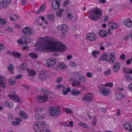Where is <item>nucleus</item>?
<instances>
[{"label": "nucleus", "instance_id": "f257e3e1", "mask_svg": "<svg viewBox=\"0 0 132 132\" xmlns=\"http://www.w3.org/2000/svg\"><path fill=\"white\" fill-rule=\"evenodd\" d=\"M50 47L51 49V52H63L66 49L65 45L56 39H54L51 42L50 45Z\"/></svg>", "mask_w": 132, "mask_h": 132}, {"label": "nucleus", "instance_id": "f03ea898", "mask_svg": "<svg viewBox=\"0 0 132 132\" xmlns=\"http://www.w3.org/2000/svg\"><path fill=\"white\" fill-rule=\"evenodd\" d=\"M102 11L97 8L89 10L88 12V18L94 21H97L102 17Z\"/></svg>", "mask_w": 132, "mask_h": 132}, {"label": "nucleus", "instance_id": "7ed1b4c3", "mask_svg": "<svg viewBox=\"0 0 132 132\" xmlns=\"http://www.w3.org/2000/svg\"><path fill=\"white\" fill-rule=\"evenodd\" d=\"M40 91L42 93H44V95L43 96H39L38 98V99L40 102H42L43 103H44L47 102L48 99L47 96V90L46 89L42 88L40 89Z\"/></svg>", "mask_w": 132, "mask_h": 132}, {"label": "nucleus", "instance_id": "20e7f679", "mask_svg": "<svg viewBox=\"0 0 132 132\" xmlns=\"http://www.w3.org/2000/svg\"><path fill=\"white\" fill-rule=\"evenodd\" d=\"M46 124V122L44 121H39L35 122L34 125V129L36 132H39L41 130L40 129V126H45Z\"/></svg>", "mask_w": 132, "mask_h": 132}, {"label": "nucleus", "instance_id": "39448f33", "mask_svg": "<svg viewBox=\"0 0 132 132\" xmlns=\"http://www.w3.org/2000/svg\"><path fill=\"white\" fill-rule=\"evenodd\" d=\"M50 116H52L56 117L60 112V107L58 106L56 108L50 107L49 109Z\"/></svg>", "mask_w": 132, "mask_h": 132}, {"label": "nucleus", "instance_id": "423d86ee", "mask_svg": "<svg viewBox=\"0 0 132 132\" xmlns=\"http://www.w3.org/2000/svg\"><path fill=\"white\" fill-rule=\"evenodd\" d=\"M22 33L25 36H29L33 34L34 31L32 30L30 27H26L23 28Z\"/></svg>", "mask_w": 132, "mask_h": 132}, {"label": "nucleus", "instance_id": "0eeeda50", "mask_svg": "<svg viewBox=\"0 0 132 132\" xmlns=\"http://www.w3.org/2000/svg\"><path fill=\"white\" fill-rule=\"evenodd\" d=\"M46 61V64L48 68H52L55 65L56 63V60L54 58L50 57Z\"/></svg>", "mask_w": 132, "mask_h": 132}, {"label": "nucleus", "instance_id": "6e6552de", "mask_svg": "<svg viewBox=\"0 0 132 132\" xmlns=\"http://www.w3.org/2000/svg\"><path fill=\"white\" fill-rule=\"evenodd\" d=\"M83 101L85 102H89L93 100V98L92 94L89 93L87 94L82 97Z\"/></svg>", "mask_w": 132, "mask_h": 132}, {"label": "nucleus", "instance_id": "1a4fd4ad", "mask_svg": "<svg viewBox=\"0 0 132 132\" xmlns=\"http://www.w3.org/2000/svg\"><path fill=\"white\" fill-rule=\"evenodd\" d=\"M11 0H0V8H5L10 3Z\"/></svg>", "mask_w": 132, "mask_h": 132}, {"label": "nucleus", "instance_id": "9d476101", "mask_svg": "<svg viewBox=\"0 0 132 132\" xmlns=\"http://www.w3.org/2000/svg\"><path fill=\"white\" fill-rule=\"evenodd\" d=\"M52 8L53 10H56L58 9L60 6V3L61 0H52Z\"/></svg>", "mask_w": 132, "mask_h": 132}, {"label": "nucleus", "instance_id": "9b49d317", "mask_svg": "<svg viewBox=\"0 0 132 132\" xmlns=\"http://www.w3.org/2000/svg\"><path fill=\"white\" fill-rule=\"evenodd\" d=\"M57 30L62 31V34L63 35H64L65 34L68 28V27L67 26L64 24L62 25H59L57 26Z\"/></svg>", "mask_w": 132, "mask_h": 132}, {"label": "nucleus", "instance_id": "f8f14e48", "mask_svg": "<svg viewBox=\"0 0 132 132\" xmlns=\"http://www.w3.org/2000/svg\"><path fill=\"white\" fill-rule=\"evenodd\" d=\"M86 37L87 39L90 41H94L97 38L96 34L93 33L88 34L87 35Z\"/></svg>", "mask_w": 132, "mask_h": 132}, {"label": "nucleus", "instance_id": "ddd939ff", "mask_svg": "<svg viewBox=\"0 0 132 132\" xmlns=\"http://www.w3.org/2000/svg\"><path fill=\"white\" fill-rule=\"evenodd\" d=\"M123 23L127 28H130L132 27V21L129 18L123 20Z\"/></svg>", "mask_w": 132, "mask_h": 132}, {"label": "nucleus", "instance_id": "4468645a", "mask_svg": "<svg viewBox=\"0 0 132 132\" xmlns=\"http://www.w3.org/2000/svg\"><path fill=\"white\" fill-rule=\"evenodd\" d=\"M100 91L101 94L104 95H107L109 93V89L106 87H102L100 88Z\"/></svg>", "mask_w": 132, "mask_h": 132}, {"label": "nucleus", "instance_id": "2eb2a0df", "mask_svg": "<svg viewBox=\"0 0 132 132\" xmlns=\"http://www.w3.org/2000/svg\"><path fill=\"white\" fill-rule=\"evenodd\" d=\"M108 25L109 27L112 30L117 29L119 28V25L118 24L114 22H109L108 23Z\"/></svg>", "mask_w": 132, "mask_h": 132}, {"label": "nucleus", "instance_id": "dca6fc26", "mask_svg": "<svg viewBox=\"0 0 132 132\" xmlns=\"http://www.w3.org/2000/svg\"><path fill=\"white\" fill-rule=\"evenodd\" d=\"M38 78L41 80H44L47 78V76L44 71H39L38 75Z\"/></svg>", "mask_w": 132, "mask_h": 132}, {"label": "nucleus", "instance_id": "f3484780", "mask_svg": "<svg viewBox=\"0 0 132 132\" xmlns=\"http://www.w3.org/2000/svg\"><path fill=\"white\" fill-rule=\"evenodd\" d=\"M6 81V79L2 76H0V86L3 88H5L6 87L5 82Z\"/></svg>", "mask_w": 132, "mask_h": 132}, {"label": "nucleus", "instance_id": "a211bd4d", "mask_svg": "<svg viewBox=\"0 0 132 132\" xmlns=\"http://www.w3.org/2000/svg\"><path fill=\"white\" fill-rule=\"evenodd\" d=\"M114 53H112L109 54L108 63L110 64L113 63L115 61V58L114 55Z\"/></svg>", "mask_w": 132, "mask_h": 132}, {"label": "nucleus", "instance_id": "6ab92c4d", "mask_svg": "<svg viewBox=\"0 0 132 132\" xmlns=\"http://www.w3.org/2000/svg\"><path fill=\"white\" fill-rule=\"evenodd\" d=\"M27 39L26 37H21L19 40H17V42L19 44L25 45L27 43Z\"/></svg>", "mask_w": 132, "mask_h": 132}, {"label": "nucleus", "instance_id": "aec40b11", "mask_svg": "<svg viewBox=\"0 0 132 132\" xmlns=\"http://www.w3.org/2000/svg\"><path fill=\"white\" fill-rule=\"evenodd\" d=\"M8 97H10V99L15 102H19L20 101V100L19 99L18 97L16 96V95L15 93L13 95H8Z\"/></svg>", "mask_w": 132, "mask_h": 132}, {"label": "nucleus", "instance_id": "412c9836", "mask_svg": "<svg viewBox=\"0 0 132 132\" xmlns=\"http://www.w3.org/2000/svg\"><path fill=\"white\" fill-rule=\"evenodd\" d=\"M48 39L47 37H45L44 38H40L38 43L42 45H44L45 44Z\"/></svg>", "mask_w": 132, "mask_h": 132}, {"label": "nucleus", "instance_id": "4be33fe9", "mask_svg": "<svg viewBox=\"0 0 132 132\" xmlns=\"http://www.w3.org/2000/svg\"><path fill=\"white\" fill-rule=\"evenodd\" d=\"M120 64L118 62L115 63L114 64L113 69L114 72L116 73L120 69Z\"/></svg>", "mask_w": 132, "mask_h": 132}, {"label": "nucleus", "instance_id": "5701e85b", "mask_svg": "<svg viewBox=\"0 0 132 132\" xmlns=\"http://www.w3.org/2000/svg\"><path fill=\"white\" fill-rule=\"evenodd\" d=\"M72 75L73 77V78L75 79H78L81 76H82L81 74L78 71H76L73 72L72 73Z\"/></svg>", "mask_w": 132, "mask_h": 132}, {"label": "nucleus", "instance_id": "b1692460", "mask_svg": "<svg viewBox=\"0 0 132 132\" xmlns=\"http://www.w3.org/2000/svg\"><path fill=\"white\" fill-rule=\"evenodd\" d=\"M19 114L20 117L22 119H27L28 118V116L27 115L24 111H20Z\"/></svg>", "mask_w": 132, "mask_h": 132}, {"label": "nucleus", "instance_id": "393cba45", "mask_svg": "<svg viewBox=\"0 0 132 132\" xmlns=\"http://www.w3.org/2000/svg\"><path fill=\"white\" fill-rule=\"evenodd\" d=\"M98 33L99 35L102 37H106L108 35L107 32L104 30H100L98 31Z\"/></svg>", "mask_w": 132, "mask_h": 132}, {"label": "nucleus", "instance_id": "a878e982", "mask_svg": "<svg viewBox=\"0 0 132 132\" xmlns=\"http://www.w3.org/2000/svg\"><path fill=\"white\" fill-rule=\"evenodd\" d=\"M66 68V66L64 64H60L57 67L56 69L59 71H61Z\"/></svg>", "mask_w": 132, "mask_h": 132}, {"label": "nucleus", "instance_id": "bb28decb", "mask_svg": "<svg viewBox=\"0 0 132 132\" xmlns=\"http://www.w3.org/2000/svg\"><path fill=\"white\" fill-rule=\"evenodd\" d=\"M109 56L108 54H103L100 57L99 60L100 61H106L107 60V58Z\"/></svg>", "mask_w": 132, "mask_h": 132}, {"label": "nucleus", "instance_id": "cd10ccee", "mask_svg": "<svg viewBox=\"0 0 132 132\" xmlns=\"http://www.w3.org/2000/svg\"><path fill=\"white\" fill-rule=\"evenodd\" d=\"M11 55L14 57L17 58H19L21 56V54L20 53L15 51H12L11 53Z\"/></svg>", "mask_w": 132, "mask_h": 132}, {"label": "nucleus", "instance_id": "c85d7f7f", "mask_svg": "<svg viewBox=\"0 0 132 132\" xmlns=\"http://www.w3.org/2000/svg\"><path fill=\"white\" fill-rule=\"evenodd\" d=\"M72 85L73 86H76L77 87H81L82 86L80 82L78 81L75 80L72 84Z\"/></svg>", "mask_w": 132, "mask_h": 132}, {"label": "nucleus", "instance_id": "c756f323", "mask_svg": "<svg viewBox=\"0 0 132 132\" xmlns=\"http://www.w3.org/2000/svg\"><path fill=\"white\" fill-rule=\"evenodd\" d=\"M46 9V7L44 5L42 4L41 6L37 10V11L36 12L37 14H40V12H42L44 11Z\"/></svg>", "mask_w": 132, "mask_h": 132}, {"label": "nucleus", "instance_id": "7c9ffc66", "mask_svg": "<svg viewBox=\"0 0 132 132\" xmlns=\"http://www.w3.org/2000/svg\"><path fill=\"white\" fill-rule=\"evenodd\" d=\"M71 94L73 96H76L80 94V91L76 89H74L71 91Z\"/></svg>", "mask_w": 132, "mask_h": 132}, {"label": "nucleus", "instance_id": "2f4dec72", "mask_svg": "<svg viewBox=\"0 0 132 132\" xmlns=\"http://www.w3.org/2000/svg\"><path fill=\"white\" fill-rule=\"evenodd\" d=\"M27 70L30 76H34L36 75V72L33 70L27 69Z\"/></svg>", "mask_w": 132, "mask_h": 132}, {"label": "nucleus", "instance_id": "473e14b6", "mask_svg": "<svg viewBox=\"0 0 132 132\" xmlns=\"http://www.w3.org/2000/svg\"><path fill=\"white\" fill-rule=\"evenodd\" d=\"M131 126L130 123L126 122L124 123V127L126 129L129 131Z\"/></svg>", "mask_w": 132, "mask_h": 132}, {"label": "nucleus", "instance_id": "72a5a7b5", "mask_svg": "<svg viewBox=\"0 0 132 132\" xmlns=\"http://www.w3.org/2000/svg\"><path fill=\"white\" fill-rule=\"evenodd\" d=\"M13 105V104L11 102L7 101L6 102L5 105L4 104L5 107H7L9 108H11Z\"/></svg>", "mask_w": 132, "mask_h": 132}, {"label": "nucleus", "instance_id": "f704fd0d", "mask_svg": "<svg viewBox=\"0 0 132 132\" xmlns=\"http://www.w3.org/2000/svg\"><path fill=\"white\" fill-rule=\"evenodd\" d=\"M47 19L49 20H52L54 21V15L53 14H49L47 17Z\"/></svg>", "mask_w": 132, "mask_h": 132}, {"label": "nucleus", "instance_id": "c9c22d12", "mask_svg": "<svg viewBox=\"0 0 132 132\" xmlns=\"http://www.w3.org/2000/svg\"><path fill=\"white\" fill-rule=\"evenodd\" d=\"M7 119L9 121H12L13 120V116L11 113H9L7 114Z\"/></svg>", "mask_w": 132, "mask_h": 132}, {"label": "nucleus", "instance_id": "e433bc0d", "mask_svg": "<svg viewBox=\"0 0 132 132\" xmlns=\"http://www.w3.org/2000/svg\"><path fill=\"white\" fill-rule=\"evenodd\" d=\"M7 22V20L5 19H2L0 17V24L2 25H5Z\"/></svg>", "mask_w": 132, "mask_h": 132}, {"label": "nucleus", "instance_id": "4c0bfd02", "mask_svg": "<svg viewBox=\"0 0 132 132\" xmlns=\"http://www.w3.org/2000/svg\"><path fill=\"white\" fill-rule=\"evenodd\" d=\"M9 82L11 86H12L14 85L15 83V81L12 78H10L9 79Z\"/></svg>", "mask_w": 132, "mask_h": 132}, {"label": "nucleus", "instance_id": "58836bf2", "mask_svg": "<svg viewBox=\"0 0 132 132\" xmlns=\"http://www.w3.org/2000/svg\"><path fill=\"white\" fill-rule=\"evenodd\" d=\"M44 117L38 114H36L34 116L35 118L37 120L42 119Z\"/></svg>", "mask_w": 132, "mask_h": 132}, {"label": "nucleus", "instance_id": "ea45409f", "mask_svg": "<svg viewBox=\"0 0 132 132\" xmlns=\"http://www.w3.org/2000/svg\"><path fill=\"white\" fill-rule=\"evenodd\" d=\"M64 10L63 9H60V10H59L56 12V15L57 16L60 17L62 15V13L64 12Z\"/></svg>", "mask_w": 132, "mask_h": 132}, {"label": "nucleus", "instance_id": "a19ab883", "mask_svg": "<svg viewBox=\"0 0 132 132\" xmlns=\"http://www.w3.org/2000/svg\"><path fill=\"white\" fill-rule=\"evenodd\" d=\"M19 68L23 70H26L27 69L26 68V64H25L22 63L20 65Z\"/></svg>", "mask_w": 132, "mask_h": 132}, {"label": "nucleus", "instance_id": "79ce46f5", "mask_svg": "<svg viewBox=\"0 0 132 132\" xmlns=\"http://www.w3.org/2000/svg\"><path fill=\"white\" fill-rule=\"evenodd\" d=\"M56 88L57 89H59L61 88L63 90H64L66 89V88L63 85L61 84L58 85L56 86Z\"/></svg>", "mask_w": 132, "mask_h": 132}, {"label": "nucleus", "instance_id": "37998d69", "mask_svg": "<svg viewBox=\"0 0 132 132\" xmlns=\"http://www.w3.org/2000/svg\"><path fill=\"white\" fill-rule=\"evenodd\" d=\"M45 126H42V130L43 131H46V130H48V126L46 124H46L44 125Z\"/></svg>", "mask_w": 132, "mask_h": 132}, {"label": "nucleus", "instance_id": "c03bdc74", "mask_svg": "<svg viewBox=\"0 0 132 132\" xmlns=\"http://www.w3.org/2000/svg\"><path fill=\"white\" fill-rule=\"evenodd\" d=\"M125 78L128 81H130L132 79L131 76L130 75H126L125 76Z\"/></svg>", "mask_w": 132, "mask_h": 132}, {"label": "nucleus", "instance_id": "a18cd8bd", "mask_svg": "<svg viewBox=\"0 0 132 132\" xmlns=\"http://www.w3.org/2000/svg\"><path fill=\"white\" fill-rule=\"evenodd\" d=\"M29 55L31 57L35 59H37V55L36 54L32 52L29 53Z\"/></svg>", "mask_w": 132, "mask_h": 132}, {"label": "nucleus", "instance_id": "49530a36", "mask_svg": "<svg viewBox=\"0 0 132 132\" xmlns=\"http://www.w3.org/2000/svg\"><path fill=\"white\" fill-rule=\"evenodd\" d=\"M123 97V96L120 93H118L117 95V98L118 99H121Z\"/></svg>", "mask_w": 132, "mask_h": 132}, {"label": "nucleus", "instance_id": "de8ad7c7", "mask_svg": "<svg viewBox=\"0 0 132 132\" xmlns=\"http://www.w3.org/2000/svg\"><path fill=\"white\" fill-rule=\"evenodd\" d=\"M130 68H128L125 67L124 68L123 70L124 72L126 73H129L130 72Z\"/></svg>", "mask_w": 132, "mask_h": 132}, {"label": "nucleus", "instance_id": "09e8293b", "mask_svg": "<svg viewBox=\"0 0 132 132\" xmlns=\"http://www.w3.org/2000/svg\"><path fill=\"white\" fill-rule=\"evenodd\" d=\"M14 65L12 64H11L8 67L7 69L10 71H12L14 69Z\"/></svg>", "mask_w": 132, "mask_h": 132}, {"label": "nucleus", "instance_id": "8fccbe9b", "mask_svg": "<svg viewBox=\"0 0 132 132\" xmlns=\"http://www.w3.org/2000/svg\"><path fill=\"white\" fill-rule=\"evenodd\" d=\"M79 125L81 126L84 128H86L87 126V125L86 123L81 122H80Z\"/></svg>", "mask_w": 132, "mask_h": 132}, {"label": "nucleus", "instance_id": "3c124183", "mask_svg": "<svg viewBox=\"0 0 132 132\" xmlns=\"http://www.w3.org/2000/svg\"><path fill=\"white\" fill-rule=\"evenodd\" d=\"M110 71L109 69H108L104 72V75L106 76H108L110 74Z\"/></svg>", "mask_w": 132, "mask_h": 132}, {"label": "nucleus", "instance_id": "603ef678", "mask_svg": "<svg viewBox=\"0 0 132 132\" xmlns=\"http://www.w3.org/2000/svg\"><path fill=\"white\" fill-rule=\"evenodd\" d=\"M106 108H100V111L101 112H105L106 111Z\"/></svg>", "mask_w": 132, "mask_h": 132}, {"label": "nucleus", "instance_id": "864d4df0", "mask_svg": "<svg viewBox=\"0 0 132 132\" xmlns=\"http://www.w3.org/2000/svg\"><path fill=\"white\" fill-rule=\"evenodd\" d=\"M105 85L106 86L111 87L113 86V84L112 82H108L105 84Z\"/></svg>", "mask_w": 132, "mask_h": 132}, {"label": "nucleus", "instance_id": "5fc2aeb1", "mask_svg": "<svg viewBox=\"0 0 132 132\" xmlns=\"http://www.w3.org/2000/svg\"><path fill=\"white\" fill-rule=\"evenodd\" d=\"M103 21L104 22H106L108 20V17L107 16H105L103 17Z\"/></svg>", "mask_w": 132, "mask_h": 132}, {"label": "nucleus", "instance_id": "6e6d98bb", "mask_svg": "<svg viewBox=\"0 0 132 132\" xmlns=\"http://www.w3.org/2000/svg\"><path fill=\"white\" fill-rule=\"evenodd\" d=\"M69 2V0H65L63 3V6L64 7H66L68 4Z\"/></svg>", "mask_w": 132, "mask_h": 132}, {"label": "nucleus", "instance_id": "4d7b16f0", "mask_svg": "<svg viewBox=\"0 0 132 132\" xmlns=\"http://www.w3.org/2000/svg\"><path fill=\"white\" fill-rule=\"evenodd\" d=\"M70 65L72 67H76L77 64L74 62H71L70 63Z\"/></svg>", "mask_w": 132, "mask_h": 132}, {"label": "nucleus", "instance_id": "13d9d810", "mask_svg": "<svg viewBox=\"0 0 132 132\" xmlns=\"http://www.w3.org/2000/svg\"><path fill=\"white\" fill-rule=\"evenodd\" d=\"M93 55L95 54H100V52L98 51H93L92 52Z\"/></svg>", "mask_w": 132, "mask_h": 132}, {"label": "nucleus", "instance_id": "bf43d9fd", "mask_svg": "<svg viewBox=\"0 0 132 132\" xmlns=\"http://www.w3.org/2000/svg\"><path fill=\"white\" fill-rule=\"evenodd\" d=\"M13 125L14 126H18L19 125L20 123L19 122H18L16 121H13L12 123Z\"/></svg>", "mask_w": 132, "mask_h": 132}, {"label": "nucleus", "instance_id": "052dcab7", "mask_svg": "<svg viewBox=\"0 0 132 132\" xmlns=\"http://www.w3.org/2000/svg\"><path fill=\"white\" fill-rule=\"evenodd\" d=\"M67 17L70 20L72 18V14L70 13H68L67 14Z\"/></svg>", "mask_w": 132, "mask_h": 132}, {"label": "nucleus", "instance_id": "680f3d73", "mask_svg": "<svg viewBox=\"0 0 132 132\" xmlns=\"http://www.w3.org/2000/svg\"><path fill=\"white\" fill-rule=\"evenodd\" d=\"M6 30L9 31V32H11L12 30V28L7 27L5 28Z\"/></svg>", "mask_w": 132, "mask_h": 132}, {"label": "nucleus", "instance_id": "e2e57ef3", "mask_svg": "<svg viewBox=\"0 0 132 132\" xmlns=\"http://www.w3.org/2000/svg\"><path fill=\"white\" fill-rule=\"evenodd\" d=\"M125 55L123 54L121 55V56H120V58L121 59L123 60H125Z\"/></svg>", "mask_w": 132, "mask_h": 132}, {"label": "nucleus", "instance_id": "0e129e2a", "mask_svg": "<svg viewBox=\"0 0 132 132\" xmlns=\"http://www.w3.org/2000/svg\"><path fill=\"white\" fill-rule=\"evenodd\" d=\"M22 75L21 74H19L16 76L15 78L16 79H19L21 78Z\"/></svg>", "mask_w": 132, "mask_h": 132}, {"label": "nucleus", "instance_id": "69168bd1", "mask_svg": "<svg viewBox=\"0 0 132 132\" xmlns=\"http://www.w3.org/2000/svg\"><path fill=\"white\" fill-rule=\"evenodd\" d=\"M15 120L17 121L18 122H20L22 121L21 119L19 117H16L15 118Z\"/></svg>", "mask_w": 132, "mask_h": 132}, {"label": "nucleus", "instance_id": "338daca9", "mask_svg": "<svg viewBox=\"0 0 132 132\" xmlns=\"http://www.w3.org/2000/svg\"><path fill=\"white\" fill-rule=\"evenodd\" d=\"M78 80L80 81H81L82 82H84L85 81V79L83 77H81V78H80L78 79Z\"/></svg>", "mask_w": 132, "mask_h": 132}, {"label": "nucleus", "instance_id": "774afa93", "mask_svg": "<svg viewBox=\"0 0 132 132\" xmlns=\"http://www.w3.org/2000/svg\"><path fill=\"white\" fill-rule=\"evenodd\" d=\"M129 89L132 91V83L130 84L128 86Z\"/></svg>", "mask_w": 132, "mask_h": 132}]
</instances>
